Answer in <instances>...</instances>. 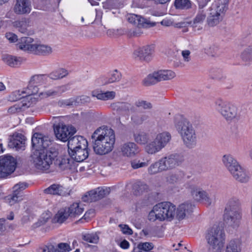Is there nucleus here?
I'll use <instances>...</instances> for the list:
<instances>
[{
    "instance_id": "obj_1",
    "label": "nucleus",
    "mask_w": 252,
    "mask_h": 252,
    "mask_svg": "<svg viewBox=\"0 0 252 252\" xmlns=\"http://www.w3.org/2000/svg\"><path fill=\"white\" fill-rule=\"evenodd\" d=\"M32 147L35 151L32 156L33 163L36 168L42 171L49 169L58 155V151L53 148L48 149L51 141L48 136L35 133L32 138Z\"/></svg>"
},
{
    "instance_id": "obj_2",
    "label": "nucleus",
    "mask_w": 252,
    "mask_h": 252,
    "mask_svg": "<svg viewBox=\"0 0 252 252\" xmlns=\"http://www.w3.org/2000/svg\"><path fill=\"white\" fill-rule=\"evenodd\" d=\"M92 138L94 139L93 148L96 154L105 155L113 150L115 135L112 129L104 126L100 127L95 130Z\"/></svg>"
},
{
    "instance_id": "obj_3",
    "label": "nucleus",
    "mask_w": 252,
    "mask_h": 252,
    "mask_svg": "<svg viewBox=\"0 0 252 252\" xmlns=\"http://www.w3.org/2000/svg\"><path fill=\"white\" fill-rule=\"evenodd\" d=\"M175 126L185 146L189 149L194 148L197 144V137L191 123L185 118L177 117L175 118Z\"/></svg>"
},
{
    "instance_id": "obj_4",
    "label": "nucleus",
    "mask_w": 252,
    "mask_h": 252,
    "mask_svg": "<svg viewBox=\"0 0 252 252\" xmlns=\"http://www.w3.org/2000/svg\"><path fill=\"white\" fill-rule=\"evenodd\" d=\"M242 215V204L240 200L235 197L229 199L224 212V222L228 226L237 228L240 225Z\"/></svg>"
},
{
    "instance_id": "obj_5",
    "label": "nucleus",
    "mask_w": 252,
    "mask_h": 252,
    "mask_svg": "<svg viewBox=\"0 0 252 252\" xmlns=\"http://www.w3.org/2000/svg\"><path fill=\"white\" fill-rule=\"evenodd\" d=\"M228 6V0H216L212 4L207 17V23L209 27L216 26L223 20Z\"/></svg>"
},
{
    "instance_id": "obj_6",
    "label": "nucleus",
    "mask_w": 252,
    "mask_h": 252,
    "mask_svg": "<svg viewBox=\"0 0 252 252\" xmlns=\"http://www.w3.org/2000/svg\"><path fill=\"white\" fill-rule=\"evenodd\" d=\"M176 207L169 202H163L155 205L149 213L148 217L151 221L172 220L175 215Z\"/></svg>"
},
{
    "instance_id": "obj_7",
    "label": "nucleus",
    "mask_w": 252,
    "mask_h": 252,
    "mask_svg": "<svg viewBox=\"0 0 252 252\" xmlns=\"http://www.w3.org/2000/svg\"><path fill=\"white\" fill-rule=\"evenodd\" d=\"M206 239L209 252H221L225 243V233L223 229L216 226L209 230Z\"/></svg>"
},
{
    "instance_id": "obj_8",
    "label": "nucleus",
    "mask_w": 252,
    "mask_h": 252,
    "mask_svg": "<svg viewBox=\"0 0 252 252\" xmlns=\"http://www.w3.org/2000/svg\"><path fill=\"white\" fill-rule=\"evenodd\" d=\"M214 108L227 122H234L240 118L237 107L220 98L215 100Z\"/></svg>"
},
{
    "instance_id": "obj_9",
    "label": "nucleus",
    "mask_w": 252,
    "mask_h": 252,
    "mask_svg": "<svg viewBox=\"0 0 252 252\" xmlns=\"http://www.w3.org/2000/svg\"><path fill=\"white\" fill-rule=\"evenodd\" d=\"M54 131L56 137L59 140L65 142L76 132V129L72 126L65 125L63 123L54 125Z\"/></svg>"
},
{
    "instance_id": "obj_10",
    "label": "nucleus",
    "mask_w": 252,
    "mask_h": 252,
    "mask_svg": "<svg viewBox=\"0 0 252 252\" xmlns=\"http://www.w3.org/2000/svg\"><path fill=\"white\" fill-rule=\"evenodd\" d=\"M16 162L10 156L0 157V178H3L13 173L15 170Z\"/></svg>"
},
{
    "instance_id": "obj_11",
    "label": "nucleus",
    "mask_w": 252,
    "mask_h": 252,
    "mask_svg": "<svg viewBox=\"0 0 252 252\" xmlns=\"http://www.w3.org/2000/svg\"><path fill=\"white\" fill-rule=\"evenodd\" d=\"M159 160L164 171L175 168L183 161L182 157L178 154L169 155Z\"/></svg>"
},
{
    "instance_id": "obj_12",
    "label": "nucleus",
    "mask_w": 252,
    "mask_h": 252,
    "mask_svg": "<svg viewBox=\"0 0 252 252\" xmlns=\"http://www.w3.org/2000/svg\"><path fill=\"white\" fill-rule=\"evenodd\" d=\"M187 188L192 197L197 201H204L208 205L212 203V199L209 197L207 192L197 185L189 183Z\"/></svg>"
},
{
    "instance_id": "obj_13",
    "label": "nucleus",
    "mask_w": 252,
    "mask_h": 252,
    "mask_svg": "<svg viewBox=\"0 0 252 252\" xmlns=\"http://www.w3.org/2000/svg\"><path fill=\"white\" fill-rule=\"evenodd\" d=\"M109 193V188H97L87 192L82 197V200L84 202H95L105 197Z\"/></svg>"
},
{
    "instance_id": "obj_14",
    "label": "nucleus",
    "mask_w": 252,
    "mask_h": 252,
    "mask_svg": "<svg viewBox=\"0 0 252 252\" xmlns=\"http://www.w3.org/2000/svg\"><path fill=\"white\" fill-rule=\"evenodd\" d=\"M154 52L153 45H146L136 49L133 53V58L137 60L150 61Z\"/></svg>"
},
{
    "instance_id": "obj_15",
    "label": "nucleus",
    "mask_w": 252,
    "mask_h": 252,
    "mask_svg": "<svg viewBox=\"0 0 252 252\" xmlns=\"http://www.w3.org/2000/svg\"><path fill=\"white\" fill-rule=\"evenodd\" d=\"M71 71L67 69L59 67L51 72L49 74H35L31 77V79H38V78H50V79H62L63 78L70 77V73Z\"/></svg>"
},
{
    "instance_id": "obj_16",
    "label": "nucleus",
    "mask_w": 252,
    "mask_h": 252,
    "mask_svg": "<svg viewBox=\"0 0 252 252\" xmlns=\"http://www.w3.org/2000/svg\"><path fill=\"white\" fill-rule=\"evenodd\" d=\"M32 10L30 0H16L13 6V11L17 15H26Z\"/></svg>"
},
{
    "instance_id": "obj_17",
    "label": "nucleus",
    "mask_w": 252,
    "mask_h": 252,
    "mask_svg": "<svg viewBox=\"0 0 252 252\" xmlns=\"http://www.w3.org/2000/svg\"><path fill=\"white\" fill-rule=\"evenodd\" d=\"M128 21L137 26L152 27L156 26V23L151 21L149 19H145L141 16L134 14H129L127 15V17Z\"/></svg>"
},
{
    "instance_id": "obj_18",
    "label": "nucleus",
    "mask_w": 252,
    "mask_h": 252,
    "mask_svg": "<svg viewBox=\"0 0 252 252\" xmlns=\"http://www.w3.org/2000/svg\"><path fill=\"white\" fill-rule=\"evenodd\" d=\"M26 137L21 133H14L9 142L8 146L10 148H15L16 150L23 151L25 150Z\"/></svg>"
},
{
    "instance_id": "obj_19",
    "label": "nucleus",
    "mask_w": 252,
    "mask_h": 252,
    "mask_svg": "<svg viewBox=\"0 0 252 252\" xmlns=\"http://www.w3.org/2000/svg\"><path fill=\"white\" fill-rule=\"evenodd\" d=\"M67 146L68 151L75 150V149L87 147L88 142L87 140L82 136H75L70 138L68 140Z\"/></svg>"
},
{
    "instance_id": "obj_20",
    "label": "nucleus",
    "mask_w": 252,
    "mask_h": 252,
    "mask_svg": "<svg viewBox=\"0 0 252 252\" xmlns=\"http://www.w3.org/2000/svg\"><path fill=\"white\" fill-rule=\"evenodd\" d=\"M121 152L124 156L133 157L139 152V149L135 143L129 142L121 146Z\"/></svg>"
},
{
    "instance_id": "obj_21",
    "label": "nucleus",
    "mask_w": 252,
    "mask_h": 252,
    "mask_svg": "<svg viewBox=\"0 0 252 252\" xmlns=\"http://www.w3.org/2000/svg\"><path fill=\"white\" fill-rule=\"evenodd\" d=\"M38 92V88L34 85V80H31L26 88H24L22 91L19 90L16 92V95H18L16 99H20L22 98L30 96L36 94Z\"/></svg>"
},
{
    "instance_id": "obj_22",
    "label": "nucleus",
    "mask_w": 252,
    "mask_h": 252,
    "mask_svg": "<svg viewBox=\"0 0 252 252\" xmlns=\"http://www.w3.org/2000/svg\"><path fill=\"white\" fill-rule=\"evenodd\" d=\"M177 76L176 73L172 70L164 69L155 71L148 76V79H173Z\"/></svg>"
},
{
    "instance_id": "obj_23",
    "label": "nucleus",
    "mask_w": 252,
    "mask_h": 252,
    "mask_svg": "<svg viewBox=\"0 0 252 252\" xmlns=\"http://www.w3.org/2000/svg\"><path fill=\"white\" fill-rule=\"evenodd\" d=\"M206 18V11L203 8H199L196 15L191 22V26L195 31H199L203 28V23Z\"/></svg>"
},
{
    "instance_id": "obj_24",
    "label": "nucleus",
    "mask_w": 252,
    "mask_h": 252,
    "mask_svg": "<svg viewBox=\"0 0 252 252\" xmlns=\"http://www.w3.org/2000/svg\"><path fill=\"white\" fill-rule=\"evenodd\" d=\"M230 173L236 181L239 182L246 183L249 180V177L246 170L240 164Z\"/></svg>"
},
{
    "instance_id": "obj_25",
    "label": "nucleus",
    "mask_w": 252,
    "mask_h": 252,
    "mask_svg": "<svg viewBox=\"0 0 252 252\" xmlns=\"http://www.w3.org/2000/svg\"><path fill=\"white\" fill-rule=\"evenodd\" d=\"M33 40L30 37H23L18 44L19 49L33 53L36 43H33Z\"/></svg>"
},
{
    "instance_id": "obj_26",
    "label": "nucleus",
    "mask_w": 252,
    "mask_h": 252,
    "mask_svg": "<svg viewBox=\"0 0 252 252\" xmlns=\"http://www.w3.org/2000/svg\"><path fill=\"white\" fill-rule=\"evenodd\" d=\"M69 154L72 158L77 162H81L86 159L89 156V152L87 147L75 149L68 151Z\"/></svg>"
},
{
    "instance_id": "obj_27",
    "label": "nucleus",
    "mask_w": 252,
    "mask_h": 252,
    "mask_svg": "<svg viewBox=\"0 0 252 252\" xmlns=\"http://www.w3.org/2000/svg\"><path fill=\"white\" fill-rule=\"evenodd\" d=\"M193 206L190 203H184L179 206L177 210L176 217L179 220L189 216L192 211Z\"/></svg>"
},
{
    "instance_id": "obj_28",
    "label": "nucleus",
    "mask_w": 252,
    "mask_h": 252,
    "mask_svg": "<svg viewBox=\"0 0 252 252\" xmlns=\"http://www.w3.org/2000/svg\"><path fill=\"white\" fill-rule=\"evenodd\" d=\"M221 160L224 166L230 173L239 164L237 160L230 154L224 155Z\"/></svg>"
},
{
    "instance_id": "obj_29",
    "label": "nucleus",
    "mask_w": 252,
    "mask_h": 252,
    "mask_svg": "<svg viewBox=\"0 0 252 252\" xmlns=\"http://www.w3.org/2000/svg\"><path fill=\"white\" fill-rule=\"evenodd\" d=\"M30 21L29 19L23 18L13 22L12 25L20 32L28 34L29 32L28 29L30 27Z\"/></svg>"
},
{
    "instance_id": "obj_30",
    "label": "nucleus",
    "mask_w": 252,
    "mask_h": 252,
    "mask_svg": "<svg viewBox=\"0 0 252 252\" xmlns=\"http://www.w3.org/2000/svg\"><path fill=\"white\" fill-rule=\"evenodd\" d=\"M73 162L72 159L70 160L67 158H62L57 157L54 160V164L58 170L61 171L71 169V163Z\"/></svg>"
},
{
    "instance_id": "obj_31",
    "label": "nucleus",
    "mask_w": 252,
    "mask_h": 252,
    "mask_svg": "<svg viewBox=\"0 0 252 252\" xmlns=\"http://www.w3.org/2000/svg\"><path fill=\"white\" fill-rule=\"evenodd\" d=\"M185 177L184 173L181 171H176L170 173L166 177V181L170 184H179L183 181Z\"/></svg>"
},
{
    "instance_id": "obj_32",
    "label": "nucleus",
    "mask_w": 252,
    "mask_h": 252,
    "mask_svg": "<svg viewBox=\"0 0 252 252\" xmlns=\"http://www.w3.org/2000/svg\"><path fill=\"white\" fill-rule=\"evenodd\" d=\"M155 139L163 149L170 142L171 135L169 132L164 131L158 133Z\"/></svg>"
},
{
    "instance_id": "obj_33",
    "label": "nucleus",
    "mask_w": 252,
    "mask_h": 252,
    "mask_svg": "<svg viewBox=\"0 0 252 252\" xmlns=\"http://www.w3.org/2000/svg\"><path fill=\"white\" fill-rule=\"evenodd\" d=\"M2 60L5 63L12 67L19 65L23 61V59L21 57H17L10 55H3Z\"/></svg>"
},
{
    "instance_id": "obj_34",
    "label": "nucleus",
    "mask_w": 252,
    "mask_h": 252,
    "mask_svg": "<svg viewBox=\"0 0 252 252\" xmlns=\"http://www.w3.org/2000/svg\"><path fill=\"white\" fill-rule=\"evenodd\" d=\"M70 217H76L79 216L84 211V208L82 205H80L78 203H74L69 207L65 208Z\"/></svg>"
},
{
    "instance_id": "obj_35",
    "label": "nucleus",
    "mask_w": 252,
    "mask_h": 252,
    "mask_svg": "<svg viewBox=\"0 0 252 252\" xmlns=\"http://www.w3.org/2000/svg\"><path fill=\"white\" fill-rule=\"evenodd\" d=\"M162 149V148L155 139L153 141L148 143L145 147L146 152L151 155L155 154Z\"/></svg>"
},
{
    "instance_id": "obj_36",
    "label": "nucleus",
    "mask_w": 252,
    "mask_h": 252,
    "mask_svg": "<svg viewBox=\"0 0 252 252\" xmlns=\"http://www.w3.org/2000/svg\"><path fill=\"white\" fill-rule=\"evenodd\" d=\"M52 52V48L47 45L36 43L33 54L36 55H48Z\"/></svg>"
},
{
    "instance_id": "obj_37",
    "label": "nucleus",
    "mask_w": 252,
    "mask_h": 252,
    "mask_svg": "<svg viewBox=\"0 0 252 252\" xmlns=\"http://www.w3.org/2000/svg\"><path fill=\"white\" fill-rule=\"evenodd\" d=\"M134 139L138 144L144 145L148 143L150 139L149 134L144 131H138L134 133Z\"/></svg>"
},
{
    "instance_id": "obj_38",
    "label": "nucleus",
    "mask_w": 252,
    "mask_h": 252,
    "mask_svg": "<svg viewBox=\"0 0 252 252\" xmlns=\"http://www.w3.org/2000/svg\"><path fill=\"white\" fill-rule=\"evenodd\" d=\"M44 191L46 194L61 195L63 193V188L60 185L53 184L45 189Z\"/></svg>"
},
{
    "instance_id": "obj_39",
    "label": "nucleus",
    "mask_w": 252,
    "mask_h": 252,
    "mask_svg": "<svg viewBox=\"0 0 252 252\" xmlns=\"http://www.w3.org/2000/svg\"><path fill=\"white\" fill-rule=\"evenodd\" d=\"M241 242L239 240H231L227 245L225 252H241Z\"/></svg>"
},
{
    "instance_id": "obj_40",
    "label": "nucleus",
    "mask_w": 252,
    "mask_h": 252,
    "mask_svg": "<svg viewBox=\"0 0 252 252\" xmlns=\"http://www.w3.org/2000/svg\"><path fill=\"white\" fill-rule=\"evenodd\" d=\"M68 217H69V214H68L66 208H63L60 209L55 215L54 218V221L55 222L62 223L65 221Z\"/></svg>"
},
{
    "instance_id": "obj_41",
    "label": "nucleus",
    "mask_w": 252,
    "mask_h": 252,
    "mask_svg": "<svg viewBox=\"0 0 252 252\" xmlns=\"http://www.w3.org/2000/svg\"><path fill=\"white\" fill-rule=\"evenodd\" d=\"M82 240L86 243L97 244L99 237L96 233H86L82 235Z\"/></svg>"
},
{
    "instance_id": "obj_42",
    "label": "nucleus",
    "mask_w": 252,
    "mask_h": 252,
    "mask_svg": "<svg viewBox=\"0 0 252 252\" xmlns=\"http://www.w3.org/2000/svg\"><path fill=\"white\" fill-rule=\"evenodd\" d=\"M116 95L114 91H107L104 93H101L95 94H93V96H96L97 99L102 100H107L113 99Z\"/></svg>"
},
{
    "instance_id": "obj_43",
    "label": "nucleus",
    "mask_w": 252,
    "mask_h": 252,
    "mask_svg": "<svg viewBox=\"0 0 252 252\" xmlns=\"http://www.w3.org/2000/svg\"><path fill=\"white\" fill-rule=\"evenodd\" d=\"M148 173L151 175L156 174L157 173L164 171L161 165L160 164L159 160L152 164L148 168Z\"/></svg>"
},
{
    "instance_id": "obj_44",
    "label": "nucleus",
    "mask_w": 252,
    "mask_h": 252,
    "mask_svg": "<svg viewBox=\"0 0 252 252\" xmlns=\"http://www.w3.org/2000/svg\"><path fill=\"white\" fill-rule=\"evenodd\" d=\"M174 6L176 9H187L191 7V2L189 0H175Z\"/></svg>"
},
{
    "instance_id": "obj_45",
    "label": "nucleus",
    "mask_w": 252,
    "mask_h": 252,
    "mask_svg": "<svg viewBox=\"0 0 252 252\" xmlns=\"http://www.w3.org/2000/svg\"><path fill=\"white\" fill-rule=\"evenodd\" d=\"M148 119L145 114H135L131 116L132 121L136 125H141Z\"/></svg>"
},
{
    "instance_id": "obj_46",
    "label": "nucleus",
    "mask_w": 252,
    "mask_h": 252,
    "mask_svg": "<svg viewBox=\"0 0 252 252\" xmlns=\"http://www.w3.org/2000/svg\"><path fill=\"white\" fill-rule=\"evenodd\" d=\"M22 200L23 197L22 194L14 192V191H13L12 194L8 196L7 198V200L8 201L10 205H14L15 203L18 202Z\"/></svg>"
},
{
    "instance_id": "obj_47",
    "label": "nucleus",
    "mask_w": 252,
    "mask_h": 252,
    "mask_svg": "<svg viewBox=\"0 0 252 252\" xmlns=\"http://www.w3.org/2000/svg\"><path fill=\"white\" fill-rule=\"evenodd\" d=\"M108 77L110 79H120L121 78H125V76L122 72L117 69H113L110 70L108 73Z\"/></svg>"
},
{
    "instance_id": "obj_48",
    "label": "nucleus",
    "mask_w": 252,
    "mask_h": 252,
    "mask_svg": "<svg viewBox=\"0 0 252 252\" xmlns=\"http://www.w3.org/2000/svg\"><path fill=\"white\" fill-rule=\"evenodd\" d=\"M28 187V184L25 182H19L15 185L13 189L14 192L21 194V191L26 189Z\"/></svg>"
},
{
    "instance_id": "obj_49",
    "label": "nucleus",
    "mask_w": 252,
    "mask_h": 252,
    "mask_svg": "<svg viewBox=\"0 0 252 252\" xmlns=\"http://www.w3.org/2000/svg\"><path fill=\"white\" fill-rule=\"evenodd\" d=\"M242 59L244 61L252 60V46L247 48L241 55Z\"/></svg>"
},
{
    "instance_id": "obj_50",
    "label": "nucleus",
    "mask_w": 252,
    "mask_h": 252,
    "mask_svg": "<svg viewBox=\"0 0 252 252\" xmlns=\"http://www.w3.org/2000/svg\"><path fill=\"white\" fill-rule=\"evenodd\" d=\"M149 164L148 160L144 162H140L139 160H134L131 162V166L133 169H137L140 167L147 166Z\"/></svg>"
},
{
    "instance_id": "obj_51",
    "label": "nucleus",
    "mask_w": 252,
    "mask_h": 252,
    "mask_svg": "<svg viewBox=\"0 0 252 252\" xmlns=\"http://www.w3.org/2000/svg\"><path fill=\"white\" fill-rule=\"evenodd\" d=\"M133 189L137 190L139 193H141L143 191L148 189V186L142 183H137L133 186Z\"/></svg>"
},
{
    "instance_id": "obj_52",
    "label": "nucleus",
    "mask_w": 252,
    "mask_h": 252,
    "mask_svg": "<svg viewBox=\"0 0 252 252\" xmlns=\"http://www.w3.org/2000/svg\"><path fill=\"white\" fill-rule=\"evenodd\" d=\"M67 90V87L63 86L58 89L57 91H49L47 92V94L48 96L60 95L62 93L64 92Z\"/></svg>"
},
{
    "instance_id": "obj_53",
    "label": "nucleus",
    "mask_w": 252,
    "mask_h": 252,
    "mask_svg": "<svg viewBox=\"0 0 252 252\" xmlns=\"http://www.w3.org/2000/svg\"><path fill=\"white\" fill-rule=\"evenodd\" d=\"M116 107L118 110L126 112L128 111L130 105L125 102H118L116 104Z\"/></svg>"
},
{
    "instance_id": "obj_54",
    "label": "nucleus",
    "mask_w": 252,
    "mask_h": 252,
    "mask_svg": "<svg viewBox=\"0 0 252 252\" xmlns=\"http://www.w3.org/2000/svg\"><path fill=\"white\" fill-rule=\"evenodd\" d=\"M137 107H142L145 109H151L152 107V104L144 100H140L136 102Z\"/></svg>"
},
{
    "instance_id": "obj_55",
    "label": "nucleus",
    "mask_w": 252,
    "mask_h": 252,
    "mask_svg": "<svg viewBox=\"0 0 252 252\" xmlns=\"http://www.w3.org/2000/svg\"><path fill=\"white\" fill-rule=\"evenodd\" d=\"M182 56L183 57V62L185 63L189 62L191 60L190 56V52L188 50H185L182 51Z\"/></svg>"
},
{
    "instance_id": "obj_56",
    "label": "nucleus",
    "mask_w": 252,
    "mask_h": 252,
    "mask_svg": "<svg viewBox=\"0 0 252 252\" xmlns=\"http://www.w3.org/2000/svg\"><path fill=\"white\" fill-rule=\"evenodd\" d=\"M55 247L52 244H49L40 248L38 252H55Z\"/></svg>"
},
{
    "instance_id": "obj_57",
    "label": "nucleus",
    "mask_w": 252,
    "mask_h": 252,
    "mask_svg": "<svg viewBox=\"0 0 252 252\" xmlns=\"http://www.w3.org/2000/svg\"><path fill=\"white\" fill-rule=\"evenodd\" d=\"M119 226L121 228V230L125 234L130 235L132 234V230L126 224H120Z\"/></svg>"
},
{
    "instance_id": "obj_58",
    "label": "nucleus",
    "mask_w": 252,
    "mask_h": 252,
    "mask_svg": "<svg viewBox=\"0 0 252 252\" xmlns=\"http://www.w3.org/2000/svg\"><path fill=\"white\" fill-rule=\"evenodd\" d=\"M5 37L10 42H15L18 40L17 36L12 32L6 33Z\"/></svg>"
},
{
    "instance_id": "obj_59",
    "label": "nucleus",
    "mask_w": 252,
    "mask_h": 252,
    "mask_svg": "<svg viewBox=\"0 0 252 252\" xmlns=\"http://www.w3.org/2000/svg\"><path fill=\"white\" fill-rule=\"evenodd\" d=\"M189 24H191V22L181 21L178 23H174L173 26L176 28H182L187 27Z\"/></svg>"
},
{
    "instance_id": "obj_60",
    "label": "nucleus",
    "mask_w": 252,
    "mask_h": 252,
    "mask_svg": "<svg viewBox=\"0 0 252 252\" xmlns=\"http://www.w3.org/2000/svg\"><path fill=\"white\" fill-rule=\"evenodd\" d=\"M58 247L61 251L69 252L71 250L69 245L67 243H60L58 244Z\"/></svg>"
},
{
    "instance_id": "obj_61",
    "label": "nucleus",
    "mask_w": 252,
    "mask_h": 252,
    "mask_svg": "<svg viewBox=\"0 0 252 252\" xmlns=\"http://www.w3.org/2000/svg\"><path fill=\"white\" fill-rule=\"evenodd\" d=\"M160 80H143L142 84L145 86L154 85L159 82Z\"/></svg>"
},
{
    "instance_id": "obj_62",
    "label": "nucleus",
    "mask_w": 252,
    "mask_h": 252,
    "mask_svg": "<svg viewBox=\"0 0 252 252\" xmlns=\"http://www.w3.org/2000/svg\"><path fill=\"white\" fill-rule=\"evenodd\" d=\"M160 24L164 26L169 27L173 26L174 23L171 20L166 18L162 20L160 22Z\"/></svg>"
},
{
    "instance_id": "obj_63",
    "label": "nucleus",
    "mask_w": 252,
    "mask_h": 252,
    "mask_svg": "<svg viewBox=\"0 0 252 252\" xmlns=\"http://www.w3.org/2000/svg\"><path fill=\"white\" fill-rule=\"evenodd\" d=\"M94 215V210L90 209L87 211L83 216V218L86 220L90 218L93 217Z\"/></svg>"
},
{
    "instance_id": "obj_64",
    "label": "nucleus",
    "mask_w": 252,
    "mask_h": 252,
    "mask_svg": "<svg viewBox=\"0 0 252 252\" xmlns=\"http://www.w3.org/2000/svg\"><path fill=\"white\" fill-rule=\"evenodd\" d=\"M113 7V4L111 0H108L103 3V7L105 9H111Z\"/></svg>"
}]
</instances>
